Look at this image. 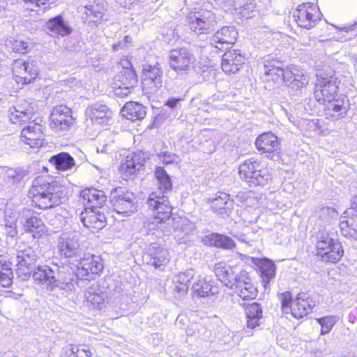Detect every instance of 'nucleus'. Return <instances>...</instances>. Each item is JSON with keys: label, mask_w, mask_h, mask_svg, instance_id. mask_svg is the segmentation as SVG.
<instances>
[{"label": "nucleus", "mask_w": 357, "mask_h": 357, "mask_svg": "<svg viewBox=\"0 0 357 357\" xmlns=\"http://www.w3.org/2000/svg\"><path fill=\"white\" fill-rule=\"evenodd\" d=\"M264 72L267 80L272 79L275 83L284 82L294 91H301L308 84V77L303 71L295 68H284V65L278 60H266Z\"/></svg>", "instance_id": "obj_2"}, {"label": "nucleus", "mask_w": 357, "mask_h": 357, "mask_svg": "<svg viewBox=\"0 0 357 357\" xmlns=\"http://www.w3.org/2000/svg\"><path fill=\"white\" fill-rule=\"evenodd\" d=\"M195 275L194 269H188L183 272H181L174 278V293L176 296L181 298L184 296L189 289L191 280Z\"/></svg>", "instance_id": "obj_29"}, {"label": "nucleus", "mask_w": 357, "mask_h": 357, "mask_svg": "<svg viewBox=\"0 0 357 357\" xmlns=\"http://www.w3.org/2000/svg\"><path fill=\"white\" fill-rule=\"evenodd\" d=\"M293 16L299 26L310 29L314 27L320 20L321 13L318 6L312 3L307 2L299 4Z\"/></svg>", "instance_id": "obj_6"}, {"label": "nucleus", "mask_w": 357, "mask_h": 357, "mask_svg": "<svg viewBox=\"0 0 357 357\" xmlns=\"http://www.w3.org/2000/svg\"><path fill=\"white\" fill-rule=\"evenodd\" d=\"M135 0H116V2L123 8H130L135 3Z\"/></svg>", "instance_id": "obj_64"}, {"label": "nucleus", "mask_w": 357, "mask_h": 357, "mask_svg": "<svg viewBox=\"0 0 357 357\" xmlns=\"http://www.w3.org/2000/svg\"><path fill=\"white\" fill-rule=\"evenodd\" d=\"M89 222L96 223V222H106V218L105 214L100 213L97 208H94V211H89Z\"/></svg>", "instance_id": "obj_53"}, {"label": "nucleus", "mask_w": 357, "mask_h": 357, "mask_svg": "<svg viewBox=\"0 0 357 357\" xmlns=\"http://www.w3.org/2000/svg\"><path fill=\"white\" fill-rule=\"evenodd\" d=\"M271 179V175L268 169L264 167L262 165L260 166L255 170V172L251 175L250 179H248V183L250 186H266L268 184Z\"/></svg>", "instance_id": "obj_39"}, {"label": "nucleus", "mask_w": 357, "mask_h": 357, "mask_svg": "<svg viewBox=\"0 0 357 357\" xmlns=\"http://www.w3.org/2000/svg\"><path fill=\"white\" fill-rule=\"evenodd\" d=\"M195 61L194 54L186 47L176 48L169 52V66L177 73L188 70Z\"/></svg>", "instance_id": "obj_9"}, {"label": "nucleus", "mask_w": 357, "mask_h": 357, "mask_svg": "<svg viewBox=\"0 0 357 357\" xmlns=\"http://www.w3.org/2000/svg\"><path fill=\"white\" fill-rule=\"evenodd\" d=\"M78 9L84 22L99 23L106 13V2L105 0H94L86 5H81Z\"/></svg>", "instance_id": "obj_15"}, {"label": "nucleus", "mask_w": 357, "mask_h": 357, "mask_svg": "<svg viewBox=\"0 0 357 357\" xmlns=\"http://www.w3.org/2000/svg\"><path fill=\"white\" fill-rule=\"evenodd\" d=\"M137 75L133 69L126 68L121 70L114 79L116 94L122 97L127 96L131 90L137 86Z\"/></svg>", "instance_id": "obj_12"}, {"label": "nucleus", "mask_w": 357, "mask_h": 357, "mask_svg": "<svg viewBox=\"0 0 357 357\" xmlns=\"http://www.w3.org/2000/svg\"><path fill=\"white\" fill-rule=\"evenodd\" d=\"M49 266H38L33 272L32 277L38 284H46L48 288L49 283Z\"/></svg>", "instance_id": "obj_48"}, {"label": "nucleus", "mask_w": 357, "mask_h": 357, "mask_svg": "<svg viewBox=\"0 0 357 357\" xmlns=\"http://www.w3.org/2000/svg\"><path fill=\"white\" fill-rule=\"evenodd\" d=\"M121 114L124 118L131 121H135L144 119L146 112L142 104L136 102H128L121 109Z\"/></svg>", "instance_id": "obj_33"}, {"label": "nucleus", "mask_w": 357, "mask_h": 357, "mask_svg": "<svg viewBox=\"0 0 357 357\" xmlns=\"http://www.w3.org/2000/svg\"><path fill=\"white\" fill-rule=\"evenodd\" d=\"M147 204L153 210L154 219L158 220L156 223H165L169 220L172 207L165 195H160L158 192H152L147 199Z\"/></svg>", "instance_id": "obj_7"}, {"label": "nucleus", "mask_w": 357, "mask_h": 357, "mask_svg": "<svg viewBox=\"0 0 357 357\" xmlns=\"http://www.w3.org/2000/svg\"><path fill=\"white\" fill-rule=\"evenodd\" d=\"M183 97H170L165 102V105L170 109H178L181 108V102L184 100Z\"/></svg>", "instance_id": "obj_55"}, {"label": "nucleus", "mask_w": 357, "mask_h": 357, "mask_svg": "<svg viewBox=\"0 0 357 357\" xmlns=\"http://www.w3.org/2000/svg\"><path fill=\"white\" fill-rule=\"evenodd\" d=\"M26 3H30L33 7H31L29 9L31 10H34L35 8H40L41 6L43 7V10L49 8V6H47L48 1L50 0H24Z\"/></svg>", "instance_id": "obj_59"}, {"label": "nucleus", "mask_w": 357, "mask_h": 357, "mask_svg": "<svg viewBox=\"0 0 357 357\" xmlns=\"http://www.w3.org/2000/svg\"><path fill=\"white\" fill-rule=\"evenodd\" d=\"M313 237L316 241L317 251L320 248H325L324 246L328 245V243L335 240L330 237L328 231L322 225L319 227L317 231L314 232Z\"/></svg>", "instance_id": "obj_43"}, {"label": "nucleus", "mask_w": 357, "mask_h": 357, "mask_svg": "<svg viewBox=\"0 0 357 357\" xmlns=\"http://www.w3.org/2000/svg\"><path fill=\"white\" fill-rule=\"evenodd\" d=\"M111 202L114 210L126 216L131 215L137 209L136 196L124 188H117L111 192Z\"/></svg>", "instance_id": "obj_3"}, {"label": "nucleus", "mask_w": 357, "mask_h": 357, "mask_svg": "<svg viewBox=\"0 0 357 357\" xmlns=\"http://www.w3.org/2000/svg\"><path fill=\"white\" fill-rule=\"evenodd\" d=\"M114 150V142L112 140H109V142L104 143L102 144H100L99 146H97V152L102 153H111Z\"/></svg>", "instance_id": "obj_58"}, {"label": "nucleus", "mask_w": 357, "mask_h": 357, "mask_svg": "<svg viewBox=\"0 0 357 357\" xmlns=\"http://www.w3.org/2000/svg\"><path fill=\"white\" fill-rule=\"evenodd\" d=\"M74 349H76L75 357H92L91 351L84 345H77Z\"/></svg>", "instance_id": "obj_60"}, {"label": "nucleus", "mask_w": 357, "mask_h": 357, "mask_svg": "<svg viewBox=\"0 0 357 357\" xmlns=\"http://www.w3.org/2000/svg\"><path fill=\"white\" fill-rule=\"evenodd\" d=\"M168 252L158 243H151L149 248L147 255L144 257V259L148 264L155 268H160L168 262Z\"/></svg>", "instance_id": "obj_27"}, {"label": "nucleus", "mask_w": 357, "mask_h": 357, "mask_svg": "<svg viewBox=\"0 0 357 357\" xmlns=\"http://www.w3.org/2000/svg\"><path fill=\"white\" fill-rule=\"evenodd\" d=\"M49 273V283L48 289L51 291L55 290L56 288L59 289L60 282V266L58 264H52L47 269Z\"/></svg>", "instance_id": "obj_45"}, {"label": "nucleus", "mask_w": 357, "mask_h": 357, "mask_svg": "<svg viewBox=\"0 0 357 357\" xmlns=\"http://www.w3.org/2000/svg\"><path fill=\"white\" fill-rule=\"evenodd\" d=\"M341 233L347 238H357V225H340Z\"/></svg>", "instance_id": "obj_52"}, {"label": "nucleus", "mask_w": 357, "mask_h": 357, "mask_svg": "<svg viewBox=\"0 0 357 357\" xmlns=\"http://www.w3.org/2000/svg\"><path fill=\"white\" fill-rule=\"evenodd\" d=\"M11 48L14 52L25 53L29 50V45L26 42L23 40H15L13 42Z\"/></svg>", "instance_id": "obj_54"}, {"label": "nucleus", "mask_w": 357, "mask_h": 357, "mask_svg": "<svg viewBox=\"0 0 357 357\" xmlns=\"http://www.w3.org/2000/svg\"><path fill=\"white\" fill-rule=\"evenodd\" d=\"M155 176L159 185L160 195H165L172 190V183L170 176L163 167H156Z\"/></svg>", "instance_id": "obj_41"}, {"label": "nucleus", "mask_w": 357, "mask_h": 357, "mask_svg": "<svg viewBox=\"0 0 357 357\" xmlns=\"http://www.w3.org/2000/svg\"><path fill=\"white\" fill-rule=\"evenodd\" d=\"M144 158L141 157L139 153H132L128 155L124 161L119 167L120 173L122 178L128 180L132 175H134L144 165Z\"/></svg>", "instance_id": "obj_25"}, {"label": "nucleus", "mask_w": 357, "mask_h": 357, "mask_svg": "<svg viewBox=\"0 0 357 357\" xmlns=\"http://www.w3.org/2000/svg\"><path fill=\"white\" fill-rule=\"evenodd\" d=\"M312 310L310 301L305 294H299L291 305V312L294 317L301 319Z\"/></svg>", "instance_id": "obj_34"}, {"label": "nucleus", "mask_w": 357, "mask_h": 357, "mask_svg": "<svg viewBox=\"0 0 357 357\" xmlns=\"http://www.w3.org/2000/svg\"><path fill=\"white\" fill-rule=\"evenodd\" d=\"M259 267L264 287L266 289L269 282L275 276L276 266L272 261L266 259L260 262Z\"/></svg>", "instance_id": "obj_40"}, {"label": "nucleus", "mask_w": 357, "mask_h": 357, "mask_svg": "<svg viewBox=\"0 0 357 357\" xmlns=\"http://www.w3.org/2000/svg\"><path fill=\"white\" fill-rule=\"evenodd\" d=\"M238 32L234 26H223L210 39V45L218 50L224 48V45H232L236 41Z\"/></svg>", "instance_id": "obj_22"}, {"label": "nucleus", "mask_w": 357, "mask_h": 357, "mask_svg": "<svg viewBox=\"0 0 357 357\" xmlns=\"http://www.w3.org/2000/svg\"><path fill=\"white\" fill-rule=\"evenodd\" d=\"M325 247L317 251V255L321 261L334 263L341 259L344 255V250L339 241L335 240Z\"/></svg>", "instance_id": "obj_26"}, {"label": "nucleus", "mask_w": 357, "mask_h": 357, "mask_svg": "<svg viewBox=\"0 0 357 357\" xmlns=\"http://www.w3.org/2000/svg\"><path fill=\"white\" fill-rule=\"evenodd\" d=\"M49 162L53 165L57 170L66 171L77 168L74 158L66 152H61L52 155Z\"/></svg>", "instance_id": "obj_36"}, {"label": "nucleus", "mask_w": 357, "mask_h": 357, "mask_svg": "<svg viewBox=\"0 0 357 357\" xmlns=\"http://www.w3.org/2000/svg\"><path fill=\"white\" fill-rule=\"evenodd\" d=\"M79 264L82 266L79 268L80 277L91 274H99L103 269V264L100 257L90 255L87 257L81 259Z\"/></svg>", "instance_id": "obj_31"}, {"label": "nucleus", "mask_w": 357, "mask_h": 357, "mask_svg": "<svg viewBox=\"0 0 357 357\" xmlns=\"http://www.w3.org/2000/svg\"><path fill=\"white\" fill-rule=\"evenodd\" d=\"M263 311L260 304L255 302L247 305L245 314L247 318V327L254 329L261 324Z\"/></svg>", "instance_id": "obj_35"}, {"label": "nucleus", "mask_w": 357, "mask_h": 357, "mask_svg": "<svg viewBox=\"0 0 357 357\" xmlns=\"http://www.w3.org/2000/svg\"><path fill=\"white\" fill-rule=\"evenodd\" d=\"M231 289L243 300H252L256 298L258 292L257 288L245 275H243Z\"/></svg>", "instance_id": "obj_30"}, {"label": "nucleus", "mask_w": 357, "mask_h": 357, "mask_svg": "<svg viewBox=\"0 0 357 357\" xmlns=\"http://www.w3.org/2000/svg\"><path fill=\"white\" fill-rule=\"evenodd\" d=\"M192 290L193 295L198 297H208L218 292L216 287H213L210 282L200 277L193 283Z\"/></svg>", "instance_id": "obj_37"}, {"label": "nucleus", "mask_w": 357, "mask_h": 357, "mask_svg": "<svg viewBox=\"0 0 357 357\" xmlns=\"http://www.w3.org/2000/svg\"><path fill=\"white\" fill-rule=\"evenodd\" d=\"M319 217L322 222H330L337 219V211L331 207H323L319 212Z\"/></svg>", "instance_id": "obj_50"}, {"label": "nucleus", "mask_w": 357, "mask_h": 357, "mask_svg": "<svg viewBox=\"0 0 357 357\" xmlns=\"http://www.w3.org/2000/svg\"><path fill=\"white\" fill-rule=\"evenodd\" d=\"M158 157L164 164L168 165L174 163L177 156L169 151H162L158 154Z\"/></svg>", "instance_id": "obj_57"}, {"label": "nucleus", "mask_w": 357, "mask_h": 357, "mask_svg": "<svg viewBox=\"0 0 357 357\" xmlns=\"http://www.w3.org/2000/svg\"><path fill=\"white\" fill-rule=\"evenodd\" d=\"M71 109L61 105L54 107L51 114V126L56 131H66L73 124Z\"/></svg>", "instance_id": "obj_14"}, {"label": "nucleus", "mask_w": 357, "mask_h": 357, "mask_svg": "<svg viewBox=\"0 0 357 357\" xmlns=\"http://www.w3.org/2000/svg\"><path fill=\"white\" fill-rule=\"evenodd\" d=\"M162 77L163 70L158 61H147L142 64V78L144 84H153L158 89L162 86Z\"/></svg>", "instance_id": "obj_16"}, {"label": "nucleus", "mask_w": 357, "mask_h": 357, "mask_svg": "<svg viewBox=\"0 0 357 357\" xmlns=\"http://www.w3.org/2000/svg\"><path fill=\"white\" fill-rule=\"evenodd\" d=\"M12 69L15 81L22 84L31 83L38 74V66L33 61L15 59L13 61Z\"/></svg>", "instance_id": "obj_8"}, {"label": "nucleus", "mask_w": 357, "mask_h": 357, "mask_svg": "<svg viewBox=\"0 0 357 357\" xmlns=\"http://www.w3.org/2000/svg\"><path fill=\"white\" fill-rule=\"evenodd\" d=\"M338 89L337 79L333 76L317 75L314 85V97L320 104L331 102L335 99Z\"/></svg>", "instance_id": "obj_4"}, {"label": "nucleus", "mask_w": 357, "mask_h": 357, "mask_svg": "<svg viewBox=\"0 0 357 357\" xmlns=\"http://www.w3.org/2000/svg\"><path fill=\"white\" fill-rule=\"evenodd\" d=\"M202 241L205 244L224 249H231L235 246V243L231 238L219 234L212 233L206 235Z\"/></svg>", "instance_id": "obj_38"}, {"label": "nucleus", "mask_w": 357, "mask_h": 357, "mask_svg": "<svg viewBox=\"0 0 357 357\" xmlns=\"http://www.w3.org/2000/svg\"><path fill=\"white\" fill-rule=\"evenodd\" d=\"M60 275L59 289L67 291H72L74 288V283H77L80 278L79 267L62 264L60 266Z\"/></svg>", "instance_id": "obj_21"}, {"label": "nucleus", "mask_w": 357, "mask_h": 357, "mask_svg": "<svg viewBox=\"0 0 357 357\" xmlns=\"http://www.w3.org/2000/svg\"><path fill=\"white\" fill-rule=\"evenodd\" d=\"M317 323L321 325V335L328 333L337 322L338 317L335 315L326 316L316 319Z\"/></svg>", "instance_id": "obj_47"}, {"label": "nucleus", "mask_w": 357, "mask_h": 357, "mask_svg": "<svg viewBox=\"0 0 357 357\" xmlns=\"http://www.w3.org/2000/svg\"><path fill=\"white\" fill-rule=\"evenodd\" d=\"M261 164L254 158H250L245 160L242 164L239 165L238 172L241 178L245 180L246 183L248 179H250L251 175L257 170Z\"/></svg>", "instance_id": "obj_42"}, {"label": "nucleus", "mask_w": 357, "mask_h": 357, "mask_svg": "<svg viewBox=\"0 0 357 357\" xmlns=\"http://www.w3.org/2000/svg\"><path fill=\"white\" fill-rule=\"evenodd\" d=\"M13 271L6 262L0 261V284L9 287L13 283Z\"/></svg>", "instance_id": "obj_46"}, {"label": "nucleus", "mask_w": 357, "mask_h": 357, "mask_svg": "<svg viewBox=\"0 0 357 357\" xmlns=\"http://www.w3.org/2000/svg\"><path fill=\"white\" fill-rule=\"evenodd\" d=\"M26 174L22 167H0L1 190L6 194L13 192Z\"/></svg>", "instance_id": "obj_11"}, {"label": "nucleus", "mask_w": 357, "mask_h": 357, "mask_svg": "<svg viewBox=\"0 0 357 357\" xmlns=\"http://www.w3.org/2000/svg\"><path fill=\"white\" fill-rule=\"evenodd\" d=\"M10 119L13 123L26 122L32 119L33 109L29 103L24 102L10 109Z\"/></svg>", "instance_id": "obj_32"}, {"label": "nucleus", "mask_w": 357, "mask_h": 357, "mask_svg": "<svg viewBox=\"0 0 357 357\" xmlns=\"http://www.w3.org/2000/svg\"><path fill=\"white\" fill-rule=\"evenodd\" d=\"M211 209L222 216H229L234 207V202L230 195L223 192H217L214 197L208 198L206 201Z\"/></svg>", "instance_id": "obj_20"}, {"label": "nucleus", "mask_w": 357, "mask_h": 357, "mask_svg": "<svg viewBox=\"0 0 357 357\" xmlns=\"http://www.w3.org/2000/svg\"><path fill=\"white\" fill-rule=\"evenodd\" d=\"M77 345L75 344H70L67 347H66L63 349V356L64 357H70L71 356H75L76 354V349H74V347H76Z\"/></svg>", "instance_id": "obj_63"}, {"label": "nucleus", "mask_w": 357, "mask_h": 357, "mask_svg": "<svg viewBox=\"0 0 357 357\" xmlns=\"http://www.w3.org/2000/svg\"><path fill=\"white\" fill-rule=\"evenodd\" d=\"M28 195L36 207L47 209L61 204L65 190L56 181L38 176L32 181Z\"/></svg>", "instance_id": "obj_1"}, {"label": "nucleus", "mask_w": 357, "mask_h": 357, "mask_svg": "<svg viewBox=\"0 0 357 357\" xmlns=\"http://www.w3.org/2000/svg\"><path fill=\"white\" fill-rule=\"evenodd\" d=\"M283 309L291 307L292 305V296L290 291H285L278 295Z\"/></svg>", "instance_id": "obj_56"}, {"label": "nucleus", "mask_w": 357, "mask_h": 357, "mask_svg": "<svg viewBox=\"0 0 357 357\" xmlns=\"http://www.w3.org/2000/svg\"><path fill=\"white\" fill-rule=\"evenodd\" d=\"M58 252L61 257L70 258L79 257L82 249L75 236L69 237L64 234L59 239Z\"/></svg>", "instance_id": "obj_24"}, {"label": "nucleus", "mask_w": 357, "mask_h": 357, "mask_svg": "<svg viewBox=\"0 0 357 357\" xmlns=\"http://www.w3.org/2000/svg\"><path fill=\"white\" fill-rule=\"evenodd\" d=\"M243 230L245 232V235L247 236V238L250 241H254V235L260 230V227L258 225H255V227L252 228H250L249 226H245Z\"/></svg>", "instance_id": "obj_61"}, {"label": "nucleus", "mask_w": 357, "mask_h": 357, "mask_svg": "<svg viewBox=\"0 0 357 357\" xmlns=\"http://www.w3.org/2000/svg\"><path fill=\"white\" fill-rule=\"evenodd\" d=\"M45 134L40 124L31 123L24 127L21 131L20 139L31 148L42 146Z\"/></svg>", "instance_id": "obj_17"}, {"label": "nucleus", "mask_w": 357, "mask_h": 357, "mask_svg": "<svg viewBox=\"0 0 357 357\" xmlns=\"http://www.w3.org/2000/svg\"><path fill=\"white\" fill-rule=\"evenodd\" d=\"M37 258L38 256L36 251L30 247L18 251L16 265L18 266L17 272L19 275H23L24 278L30 276L32 266L35 264Z\"/></svg>", "instance_id": "obj_18"}, {"label": "nucleus", "mask_w": 357, "mask_h": 357, "mask_svg": "<svg viewBox=\"0 0 357 357\" xmlns=\"http://www.w3.org/2000/svg\"><path fill=\"white\" fill-rule=\"evenodd\" d=\"M350 217L352 222L357 221V196H355L351 201V207L347 208L341 216L340 223H349L346 218Z\"/></svg>", "instance_id": "obj_49"}, {"label": "nucleus", "mask_w": 357, "mask_h": 357, "mask_svg": "<svg viewBox=\"0 0 357 357\" xmlns=\"http://www.w3.org/2000/svg\"><path fill=\"white\" fill-rule=\"evenodd\" d=\"M85 113L94 124L108 125L112 121V112L106 105L100 102L88 106Z\"/></svg>", "instance_id": "obj_19"}, {"label": "nucleus", "mask_w": 357, "mask_h": 357, "mask_svg": "<svg viewBox=\"0 0 357 357\" xmlns=\"http://www.w3.org/2000/svg\"><path fill=\"white\" fill-rule=\"evenodd\" d=\"M236 58L234 53H225L222 59V69L227 74H234L238 70V64L235 62L234 58Z\"/></svg>", "instance_id": "obj_44"}, {"label": "nucleus", "mask_w": 357, "mask_h": 357, "mask_svg": "<svg viewBox=\"0 0 357 357\" xmlns=\"http://www.w3.org/2000/svg\"><path fill=\"white\" fill-rule=\"evenodd\" d=\"M255 7L253 0H249L248 3L241 8V13H243L244 16L248 15V17H249L250 13L254 11Z\"/></svg>", "instance_id": "obj_62"}, {"label": "nucleus", "mask_w": 357, "mask_h": 357, "mask_svg": "<svg viewBox=\"0 0 357 357\" xmlns=\"http://www.w3.org/2000/svg\"><path fill=\"white\" fill-rule=\"evenodd\" d=\"M255 145L261 153L269 154L267 157L272 160L279 157L280 143L278 137L272 132H264L255 140Z\"/></svg>", "instance_id": "obj_13"}, {"label": "nucleus", "mask_w": 357, "mask_h": 357, "mask_svg": "<svg viewBox=\"0 0 357 357\" xmlns=\"http://www.w3.org/2000/svg\"><path fill=\"white\" fill-rule=\"evenodd\" d=\"M45 29L49 34L61 37L67 36L73 31L68 22L61 15L50 18L45 24Z\"/></svg>", "instance_id": "obj_28"}, {"label": "nucleus", "mask_w": 357, "mask_h": 357, "mask_svg": "<svg viewBox=\"0 0 357 357\" xmlns=\"http://www.w3.org/2000/svg\"><path fill=\"white\" fill-rule=\"evenodd\" d=\"M214 272L218 280L231 289L243 276L236 273V268L231 267L224 263L215 264Z\"/></svg>", "instance_id": "obj_23"}, {"label": "nucleus", "mask_w": 357, "mask_h": 357, "mask_svg": "<svg viewBox=\"0 0 357 357\" xmlns=\"http://www.w3.org/2000/svg\"><path fill=\"white\" fill-rule=\"evenodd\" d=\"M330 106L328 107V111L333 112L334 114H337L338 119H342L347 115V108L342 104H340L339 100H331Z\"/></svg>", "instance_id": "obj_51"}, {"label": "nucleus", "mask_w": 357, "mask_h": 357, "mask_svg": "<svg viewBox=\"0 0 357 357\" xmlns=\"http://www.w3.org/2000/svg\"><path fill=\"white\" fill-rule=\"evenodd\" d=\"M80 198L83 199L85 206V213L82 212L80 215L82 223H85L89 211H94V208H101L107 200L105 192L96 188H86L82 190Z\"/></svg>", "instance_id": "obj_10"}, {"label": "nucleus", "mask_w": 357, "mask_h": 357, "mask_svg": "<svg viewBox=\"0 0 357 357\" xmlns=\"http://www.w3.org/2000/svg\"><path fill=\"white\" fill-rule=\"evenodd\" d=\"M190 29L198 34H208L212 32L217 24L215 14L210 10L195 12L188 15Z\"/></svg>", "instance_id": "obj_5"}]
</instances>
